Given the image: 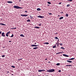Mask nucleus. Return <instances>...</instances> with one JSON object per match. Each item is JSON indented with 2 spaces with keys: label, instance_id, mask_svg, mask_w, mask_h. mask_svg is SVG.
Segmentation results:
<instances>
[{
  "label": "nucleus",
  "instance_id": "nucleus-1",
  "mask_svg": "<svg viewBox=\"0 0 76 76\" xmlns=\"http://www.w3.org/2000/svg\"><path fill=\"white\" fill-rule=\"evenodd\" d=\"M54 71H55L54 69H51L47 70V72H49V73H51V72H54Z\"/></svg>",
  "mask_w": 76,
  "mask_h": 76
},
{
  "label": "nucleus",
  "instance_id": "nucleus-2",
  "mask_svg": "<svg viewBox=\"0 0 76 76\" xmlns=\"http://www.w3.org/2000/svg\"><path fill=\"white\" fill-rule=\"evenodd\" d=\"M14 8H15V9H22L23 8L20 7L18 6H15L14 7Z\"/></svg>",
  "mask_w": 76,
  "mask_h": 76
},
{
  "label": "nucleus",
  "instance_id": "nucleus-3",
  "mask_svg": "<svg viewBox=\"0 0 76 76\" xmlns=\"http://www.w3.org/2000/svg\"><path fill=\"white\" fill-rule=\"evenodd\" d=\"M1 35L2 37H4L6 36V35H5V34L4 32H3L1 33Z\"/></svg>",
  "mask_w": 76,
  "mask_h": 76
},
{
  "label": "nucleus",
  "instance_id": "nucleus-4",
  "mask_svg": "<svg viewBox=\"0 0 76 76\" xmlns=\"http://www.w3.org/2000/svg\"><path fill=\"white\" fill-rule=\"evenodd\" d=\"M44 71H45V70L44 69H41V70H38V72H44Z\"/></svg>",
  "mask_w": 76,
  "mask_h": 76
},
{
  "label": "nucleus",
  "instance_id": "nucleus-5",
  "mask_svg": "<svg viewBox=\"0 0 76 76\" xmlns=\"http://www.w3.org/2000/svg\"><path fill=\"white\" fill-rule=\"evenodd\" d=\"M10 31H9L6 34V37H9V35H8V34H10Z\"/></svg>",
  "mask_w": 76,
  "mask_h": 76
},
{
  "label": "nucleus",
  "instance_id": "nucleus-6",
  "mask_svg": "<svg viewBox=\"0 0 76 76\" xmlns=\"http://www.w3.org/2000/svg\"><path fill=\"white\" fill-rule=\"evenodd\" d=\"M37 18H44V17L43 16H42L41 15L38 16H37Z\"/></svg>",
  "mask_w": 76,
  "mask_h": 76
},
{
  "label": "nucleus",
  "instance_id": "nucleus-7",
  "mask_svg": "<svg viewBox=\"0 0 76 76\" xmlns=\"http://www.w3.org/2000/svg\"><path fill=\"white\" fill-rule=\"evenodd\" d=\"M63 56H64V57H69V56L65 54H63Z\"/></svg>",
  "mask_w": 76,
  "mask_h": 76
},
{
  "label": "nucleus",
  "instance_id": "nucleus-8",
  "mask_svg": "<svg viewBox=\"0 0 76 76\" xmlns=\"http://www.w3.org/2000/svg\"><path fill=\"white\" fill-rule=\"evenodd\" d=\"M39 45H31V46L32 47H37V46H38Z\"/></svg>",
  "mask_w": 76,
  "mask_h": 76
},
{
  "label": "nucleus",
  "instance_id": "nucleus-9",
  "mask_svg": "<svg viewBox=\"0 0 76 76\" xmlns=\"http://www.w3.org/2000/svg\"><path fill=\"white\" fill-rule=\"evenodd\" d=\"M69 60H75V58H71L70 59H68Z\"/></svg>",
  "mask_w": 76,
  "mask_h": 76
},
{
  "label": "nucleus",
  "instance_id": "nucleus-10",
  "mask_svg": "<svg viewBox=\"0 0 76 76\" xmlns=\"http://www.w3.org/2000/svg\"><path fill=\"white\" fill-rule=\"evenodd\" d=\"M7 3H12L13 2H12V1H7Z\"/></svg>",
  "mask_w": 76,
  "mask_h": 76
},
{
  "label": "nucleus",
  "instance_id": "nucleus-11",
  "mask_svg": "<svg viewBox=\"0 0 76 76\" xmlns=\"http://www.w3.org/2000/svg\"><path fill=\"white\" fill-rule=\"evenodd\" d=\"M0 25H3V26H6V25L4 24L3 23H0Z\"/></svg>",
  "mask_w": 76,
  "mask_h": 76
},
{
  "label": "nucleus",
  "instance_id": "nucleus-12",
  "mask_svg": "<svg viewBox=\"0 0 76 76\" xmlns=\"http://www.w3.org/2000/svg\"><path fill=\"white\" fill-rule=\"evenodd\" d=\"M20 36L22 37H25V36L23 35V34H20Z\"/></svg>",
  "mask_w": 76,
  "mask_h": 76
},
{
  "label": "nucleus",
  "instance_id": "nucleus-13",
  "mask_svg": "<svg viewBox=\"0 0 76 76\" xmlns=\"http://www.w3.org/2000/svg\"><path fill=\"white\" fill-rule=\"evenodd\" d=\"M44 44H46V45H48V44H49V43L48 42L44 43Z\"/></svg>",
  "mask_w": 76,
  "mask_h": 76
},
{
  "label": "nucleus",
  "instance_id": "nucleus-14",
  "mask_svg": "<svg viewBox=\"0 0 76 76\" xmlns=\"http://www.w3.org/2000/svg\"><path fill=\"white\" fill-rule=\"evenodd\" d=\"M30 19L32 20V18H33V17L31 16V15H30Z\"/></svg>",
  "mask_w": 76,
  "mask_h": 76
},
{
  "label": "nucleus",
  "instance_id": "nucleus-15",
  "mask_svg": "<svg viewBox=\"0 0 76 76\" xmlns=\"http://www.w3.org/2000/svg\"><path fill=\"white\" fill-rule=\"evenodd\" d=\"M37 11H39L41 10V9H40L39 8H37Z\"/></svg>",
  "mask_w": 76,
  "mask_h": 76
},
{
  "label": "nucleus",
  "instance_id": "nucleus-16",
  "mask_svg": "<svg viewBox=\"0 0 76 76\" xmlns=\"http://www.w3.org/2000/svg\"><path fill=\"white\" fill-rule=\"evenodd\" d=\"M63 18H64V17H60V18H59V20H61V19H63Z\"/></svg>",
  "mask_w": 76,
  "mask_h": 76
},
{
  "label": "nucleus",
  "instance_id": "nucleus-17",
  "mask_svg": "<svg viewBox=\"0 0 76 76\" xmlns=\"http://www.w3.org/2000/svg\"><path fill=\"white\" fill-rule=\"evenodd\" d=\"M66 61L67 62H69V63H72V61H70L67 60Z\"/></svg>",
  "mask_w": 76,
  "mask_h": 76
},
{
  "label": "nucleus",
  "instance_id": "nucleus-18",
  "mask_svg": "<svg viewBox=\"0 0 76 76\" xmlns=\"http://www.w3.org/2000/svg\"><path fill=\"white\" fill-rule=\"evenodd\" d=\"M39 27H38V26H36L34 27V28H37V29H39Z\"/></svg>",
  "mask_w": 76,
  "mask_h": 76
},
{
  "label": "nucleus",
  "instance_id": "nucleus-19",
  "mask_svg": "<svg viewBox=\"0 0 76 76\" xmlns=\"http://www.w3.org/2000/svg\"><path fill=\"white\" fill-rule=\"evenodd\" d=\"M60 64V63H58L56 64V66H59Z\"/></svg>",
  "mask_w": 76,
  "mask_h": 76
},
{
  "label": "nucleus",
  "instance_id": "nucleus-20",
  "mask_svg": "<svg viewBox=\"0 0 76 76\" xmlns=\"http://www.w3.org/2000/svg\"><path fill=\"white\" fill-rule=\"evenodd\" d=\"M37 48H38V47H36L34 48H33V49L34 50H36V49H37Z\"/></svg>",
  "mask_w": 76,
  "mask_h": 76
},
{
  "label": "nucleus",
  "instance_id": "nucleus-21",
  "mask_svg": "<svg viewBox=\"0 0 76 76\" xmlns=\"http://www.w3.org/2000/svg\"><path fill=\"white\" fill-rule=\"evenodd\" d=\"M66 17H68V16H69V15H68V14L66 13Z\"/></svg>",
  "mask_w": 76,
  "mask_h": 76
},
{
  "label": "nucleus",
  "instance_id": "nucleus-22",
  "mask_svg": "<svg viewBox=\"0 0 76 76\" xmlns=\"http://www.w3.org/2000/svg\"><path fill=\"white\" fill-rule=\"evenodd\" d=\"M48 4H51V2H48Z\"/></svg>",
  "mask_w": 76,
  "mask_h": 76
},
{
  "label": "nucleus",
  "instance_id": "nucleus-23",
  "mask_svg": "<svg viewBox=\"0 0 76 76\" xmlns=\"http://www.w3.org/2000/svg\"><path fill=\"white\" fill-rule=\"evenodd\" d=\"M70 6V5L69 4H68V5H67L66 6L67 7H69Z\"/></svg>",
  "mask_w": 76,
  "mask_h": 76
},
{
  "label": "nucleus",
  "instance_id": "nucleus-24",
  "mask_svg": "<svg viewBox=\"0 0 76 76\" xmlns=\"http://www.w3.org/2000/svg\"><path fill=\"white\" fill-rule=\"evenodd\" d=\"M41 23H40V24H38V26H41Z\"/></svg>",
  "mask_w": 76,
  "mask_h": 76
},
{
  "label": "nucleus",
  "instance_id": "nucleus-25",
  "mask_svg": "<svg viewBox=\"0 0 76 76\" xmlns=\"http://www.w3.org/2000/svg\"><path fill=\"white\" fill-rule=\"evenodd\" d=\"M54 38L55 39H58V38L57 37H56Z\"/></svg>",
  "mask_w": 76,
  "mask_h": 76
},
{
  "label": "nucleus",
  "instance_id": "nucleus-26",
  "mask_svg": "<svg viewBox=\"0 0 76 76\" xmlns=\"http://www.w3.org/2000/svg\"><path fill=\"white\" fill-rule=\"evenodd\" d=\"M11 67H12V68H15V66H11Z\"/></svg>",
  "mask_w": 76,
  "mask_h": 76
},
{
  "label": "nucleus",
  "instance_id": "nucleus-27",
  "mask_svg": "<svg viewBox=\"0 0 76 76\" xmlns=\"http://www.w3.org/2000/svg\"><path fill=\"white\" fill-rule=\"evenodd\" d=\"M27 22H30V20H29V19L27 20Z\"/></svg>",
  "mask_w": 76,
  "mask_h": 76
},
{
  "label": "nucleus",
  "instance_id": "nucleus-28",
  "mask_svg": "<svg viewBox=\"0 0 76 76\" xmlns=\"http://www.w3.org/2000/svg\"><path fill=\"white\" fill-rule=\"evenodd\" d=\"M16 29V28H11V29Z\"/></svg>",
  "mask_w": 76,
  "mask_h": 76
},
{
  "label": "nucleus",
  "instance_id": "nucleus-29",
  "mask_svg": "<svg viewBox=\"0 0 76 76\" xmlns=\"http://www.w3.org/2000/svg\"><path fill=\"white\" fill-rule=\"evenodd\" d=\"M61 49H63V50H64V48L63 47H61Z\"/></svg>",
  "mask_w": 76,
  "mask_h": 76
},
{
  "label": "nucleus",
  "instance_id": "nucleus-30",
  "mask_svg": "<svg viewBox=\"0 0 76 76\" xmlns=\"http://www.w3.org/2000/svg\"><path fill=\"white\" fill-rule=\"evenodd\" d=\"M63 53V52H59V54H61V53Z\"/></svg>",
  "mask_w": 76,
  "mask_h": 76
},
{
  "label": "nucleus",
  "instance_id": "nucleus-31",
  "mask_svg": "<svg viewBox=\"0 0 76 76\" xmlns=\"http://www.w3.org/2000/svg\"><path fill=\"white\" fill-rule=\"evenodd\" d=\"M10 37H11L12 38V37H13V34H12V35Z\"/></svg>",
  "mask_w": 76,
  "mask_h": 76
},
{
  "label": "nucleus",
  "instance_id": "nucleus-32",
  "mask_svg": "<svg viewBox=\"0 0 76 76\" xmlns=\"http://www.w3.org/2000/svg\"><path fill=\"white\" fill-rule=\"evenodd\" d=\"M28 15H24V16H27Z\"/></svg>",
  "mask_w": 76,
  "mask_h": 76
},
{
  "label": "nucleus",
  "instance_id": "nucleus-33",
  "mask_svg": "<svg viewBox=\"0 0 76 76\" xmlns=\"http://www.w3.org/2000/svg\"><path fill=\"white\" fill-rule=\"evenodd\" d=\"M1 56L2 57H5V56L3 55L2 56Z\"/></svg>",
  "mask_w": 76,
  "mask_h": 76
},
{
  "label": "nucleus",
  "instance_id": "nucleus-34",
  "mask_svg": "<svg viewBox=\"0 0 76 76\" xmlns=\"http://www.w3.org/2000/svg\"><path fill=\"white\" fill-rule=\"evenodd\" d=\"M67 1H72V0H67Z\"/></svg>",
  "mask_w": 76,
  "mask_h": 76
},
{
  "label": "nucleus",
  "instance_id": "nucleus-35",
  "mask_svg": "<svg viewBox=\"0 0 76 76\" xmlns=\"http://www.w3.org/2000/svg\"><path fill=\"white\" fill-rule=\"evenodd\" d=\"M56 46H53V48H56Z\"/></svg>",
  "mask_w": 76,
  "mask_h": 76
},
{
  "label": "nucleus",
  "instance_id": "nucleus-36",
  "mask_svg": "<svg viewBox=\"0 0 76 76\" xmlns=\"http://www.w3.org/2000/svg\"><path fill=\"white\" fill-rule=\"evenodd\" d=\"M21 16H24V15L22 14L20 15Z\"/></svg>",
  "mask_w": 76,
  "mask_h": 76
},
{
  "label": "nucleus",
  "instance_id": "nucleus-37",
  "mask_svg": "<svg viewBox=\"0 0 76 76\" xmlns=\"http://www.w3.org/2000/svg\"><path fill=\"white\" fill-rule=\"evenodd\" d=\"M72 65H68V66H72Z\"/></svg>",
  "mask_w": 76,
  "mask_h": 76
},
{
  "label": "nucleus",
  "instance_id": "nucleus-38",
  "mask_svg": "<svg viewBox=\"0 0 76 76\" xmlns=\"http://www.w3.org/2000/svg\"><path fill=\"white\" fill-rule=\"evenodd\" d=\"M56 54H59V52L57 53H56Z\"/></svg>",
  "mask_w": 76,
  "mask_h": 76
},
{
  "label": "nucleus",
  "instance_id": "nucleus-39",
  "mask_svg": "<svg viewBox=\"0 0 76 76\" xmlns=\"http://www.w3.org/2000/svg\"><path fill=\"white\" fill-rule=\"evenodd\" d=\"M48 14H49V15H52V13H49Z\"/></svg>",
  "mask_w": 76,
  "mask_h": 76
},
{
  "label": "nucleus",
  "instance_id": "nucleus-40",
  "mask_svg": "<svg viewBox=\"0 0 76 76\" xmlns=\"http://www.w3.org/2000/svg\"><path fill=\"white\" fill-rule=\"evenodd\" d=\"M60 44V45H63V44L62 43H61Z\"/></svg>",
  "mask_w": 76,
  "mask_h": 76
},
{
  "label": "nucleus",
  "instance_id": "nucleus-41",
  "mask_svg": "<svg viewBox=\"0 0 76 76\" xmlns=\"http://www.w3.org/2000/svg\"><path fill=\"white\" fill-rule=\"evenodd\" d=\"M58 72H61V70H59L58 71Z\"/></svg>",
  "mask_w": 76,
  "mask_h": 76
},
{
  "label": "nucleus",
  "instance_id": "nucleus-42",
  "mask_svg": "<svg viewBox=\"0 0 76 76\" xmlns=\"http://www.w3.org/2000/svg\"><path fill=\"white\" fill-rule=\"evenodd\" d=\"M61 4V2H60L59 3V4Z\"/></svg>",
  "mask_w": 76,
  "mask_h": 76
},
{
  "label": "nucleus",
  "instance_id": "nucleus-43",
  "mask_svg": "<svg viewBox=\"0 0 76 76\" xmlns=\"http://www.w3.org/2000/svg\"><path fill=\"white\" fill-rule=\"evenodd\" d=\"M27 11H25V13H27Z\"/></svg>",
  "mask_w": 76,
  "mask_h": 76
},
{
  "label": "nucleus",
  "instance_id": "nucleus-44",
  "mask_svg": "<svg viewBox=\"0 0 76 76\" xmlns=\"http://www.w3.org/2000/svg\"><path fill=\"white\" fill-rule=\"evenodd\" d=\"M9 42H12V41H9Z\"/></svg>",
  "mask_w": 76,
  "mask_h": 76
},
{
  "label": "nucleus",
  "instance_id": "nucleus-45",
  "mask_svg": "<svg viewBox=\"0 0 76 76\" xmlns=\"http://www.w3.org/2000/svg\"><path fill=\"white\" fill-rule=\"evenodd\" d=\"M56 45H58V43H56Z\"/></svg>",
  "mask_w": 76,
  "mask_h": 76
},
{
  "label": "nucleus",
  "instance_id": "nucleus-46",
  "mask_svg": "<svg viewBox=\"0 0 76 76\" xmlns=\"http://www.w3.org/2000/svg\"><path fill=\"white\" fill-rule=\"evenodd\" d=\"M1 34V31L0 32V34Z\"/></svg>",
  "mask_w": 76,
  "mask_h": 76
},
{
  "label": "nucleus",
  "instance_id": "nucleus-47",
  "mask_svg": "<svg viewBox=\"0 0 76 76\" xmlns=\"http://www.w3.org/2000/svg\"><path fill=\"white\" fill-rule=\"evenodd\" d=\"M54 46L55 47H56V45L55 44Z\"/></svg>",
  "mask_w": 76,
  "mask_h": 76
},
{
  "label": "nucleus",
  "instance_id": "nucleus-48",
  "mask_svg": "<svg viewBox=\"0 0 76 76\" xmlns=\"http://www.w3.org/2000/svg\"><path fill=\"white\" fill-rule=\"evenodd\" d=\"M22 58H20V60H22Z\"/></svg>",
  "mask_w": 76,
  "mask_h": 76
},
{
  "label": "nucleus",
  "instance_id": "nucleus-49",
  "mask_svg": "<svg viewBox=\"0 0 76 76\" xmlns=\"http://www.w3.org/2000/svg\"><path fill=\"white\" fill-rule=\"evenodd\" d=\"M48 63H51L50 61L48 62Z\"/></svg>",
  "mask_w": 76,
  "mask_h": 76
},
{
  "label": "nucleus",
  "instance_id": "nucleus-50",
  "mask_svg": "<svg viewBox=\"0 0 76 76\" xmlns=\"http://www.w3.org/2000/svg\"><path fill=\"white\" fill-rule=\"evenodd\" d=\"M18 60V61H20V59H19Z\"/></svg>",
  "mask_w": 76,
  "mask_h": 76
},
{
  "label": "nucleus",
  "instance_id": "nucleus-51",
  "mask_svg": "<svg viewBox=\"0 0 76 76\" xmlns=\"http://www.w3.org/2000/svg\"><path fill=\"white\" fill-rule=\"evenodd\" d=\"M45 60H47V59L45 58Z\"/></svg>",
  "mask_w": 76,
  "mask_h": 76
},
{
  "label": "nucleus",
  "instance_id": "nucleus-52",
  "mask_svg": "<svg viewBox=\"0 0 76 76\" xmlns=\"http://www.w3.org/2000/svg\"><path fill=\"white\" fill-rule=\"evenodd\" d=\"M66 66H68V65H66Z\"/></svg>",
  "mask_w": 76,
  "mask_h": 76
},
{
  "label": "nucleus",
  "instance_id": "nucleus-53",
  "mask_svg": "<svg viewBox=\"0 0 76 76\" xmlns=\"http://www.w3.org/2000/svg\"><path fill=\"white\" fill-rule=\"evenodd\" d=\"M34 44H37V43H35Z\"/></svg>",
  "mask_w": 76,
  "mask_h": 76
},
{
  "label": "nucleus",
  "instance_id": "nucleus-54",
  "mask_svg": "<svg viewBox=\"0 0 76 76\" xmlns=\"http://www.w3.org/2000/svg\"><path fill=\"white\" fill-rule=\"evenodd\" d=\"M7 73H9V72L8 71H7Z\"/></svg>",
  "mask_w": 76,
  "mask_h": 76
},
{
  "label": "nucleus",
  "instance_id": "nucleus-55",
  "mask_svg": "<svg viewBox=\"0 0 76 76\" xmlns=\"http://www.w3.org/2000/svg\"><path fill=\"white\" fill-rule=\"evenodd\" d=\"M11 75L12 76V75H13V74H12V75Z\"/></svg>",
  "mask_w": 76,
  "mask_h": 76
},
{
  "label": "nucleus",
  "instance_id": "nucleus-56",
  "mask_svg": "<svg viewBox=\"0 0 76 76\" xmlns=\"http://www.w3.org/2000/svg\"><path fill=\"white\" fill-rule=\"evenodd\" d=\"M61 13H63V12H61Z\"/></svg>",
  "mask_w": 76,
  "mask_h": 76
},
{
  "label": "nucleus",
  "instance_id": "nucleus-57",
  "mask_svg": "<svg viewBox=\"0 0 76 76\" xmlns=\"http://www.w3.org/2000/svg\"><path fill=\"white\" fill-rule=\"evenodd\" d=\"M57 46H58V45H57Z\"/></svg>",
  "mask_w": 76,
  "mask_h": 76
},
{
  "label": "nucleus",
  "instance_id": "nucleus-58",
  "mask_svg": "<svg viewBox=\"0 0 76 76\" xmlns=\"http://www.w3.org/2000/svg\"><path fill=\"white\" fill-rule=\"evenodd\" d=\"M21 1L20 0H19V1Z\"/></svg>",
  "mask_w": 76,
  "mask_h": 76
},
{
  "label": "nucleus",
  "instance_id": "nucleus-59",
  "mask_svg": "<svg viewBox=\"0 0 76 76\" xmlns=\"http://www.w3.org/2000/svg\"><path fill=\"white\" fill-rule=\"evenodd\" d=\"M45 76H48V75H46Z\"/></svg>",
  "mask_w": 76,
  "mask_h": 76
},
{
  "label": "nucleus",
  "instance_id": "nucleus-60",
  "mask_svg": "<svg viewBox=\"0 0 76 76\" xmlns=\"http://www.w3.org/2000/svg\"><path fill=\"white\" fill-rule=\"evenodd\" d=\"M58 16H60V15H58Z\"/></svg>",
  "mask_w": 76,
  "mask_h": 76
},
{
  "label": "nucleus",
  "instance_id": "nucleus-61",
  "mask_svg": "<svg viewBox=\"0 0 76 76\" xmlns=\"http://www.w3.org/2000/svg\"><path fill=\"white\" fill-rule=\"evenodd\" d=\"M58 40H59V39H58Z\"/></svg>",
  "mask_w": 76,
  "mask_h": 76
},
{
  "label": "nucleus",
  "instance_id": "nucleus-62",
  "mask_svg": "<svg viewBox=\"0 0 76 76\" xmlns=\"http://www.w3.org/2000/svg\"><path fill=\"white\" fill-rule=\"evenodd\" d=\"M1 20H2V19H1Z\"/></svg>",
  "mask_w": 76,
  "mask_h": 76
},
{
  "label": "nucleus",
  "instance_id": "nucleus-63",
  "mask_svg": "<svg viewBox=\"0 0 76 76\" xmlns=\"http://www.w3.org/2000/svg\"><path fill=\"white\" fill-rule=\"evenodd\" d=\"M3 48H4V47H3Z\"/></svg>",
  "mask_w": 76,
  "mask_h": 76
},
{
  "label": "nucleus",
  "instance_id": "nucleus-64",
  "mask_svg": "<svg viewBox=\"0 0 76 76\" xmlns=\"http://www.w3.org/2000/svg\"><path fill=\"white\" fill-rule=\"evenodd\" d=\"M27 19H28V18H27Z\"/></svg>",
  "mask_w": 76,
  "mask_h": 76
}]
</instances>
